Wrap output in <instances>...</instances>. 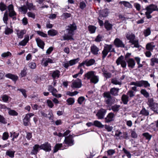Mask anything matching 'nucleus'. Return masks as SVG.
Wrapping results in <instances>:
<instances>
[{
    "mask_svg": "<svg viewBox=\"0 0 158 158\" xmlns=\"http://www.w3.org/2000/svg\"><path fill=\"white\" fill-rule=\"evenodd\" d=\"M11 55V53L9 52H4L1 55V56L3 57H6L8 56H10Z\"/></svg>",
    "mask_w": 158,
    "mask_h": 158,
    "instance_id": "obj_60",
    "label": "nucleus"
},
{
    "mask_svg": "<svg viewBox=\"0 0 158 158\" xmlns=\"http://www.w3.org/2000/svg\"><path fill=\"white\" fill-rule=\"evenodd\" d=\"M95 62V60L93 59H91L90 60L86 59L81 63L79 65L78 67L79 68L82 66H84L86 65L87 66H89L93 65Z\"/></svg>",
    "mask_w": 158,
    "mask_h": 158,
    "instance_id": "obj_8",
    "label": "nucleus"
},
{
    "mask_svg": "<svg viewBox=\"0 0 158 158\" xmlns=\"http://www.w3.org/2000/svg\"><path fill=\"white\" fill-rule=\"evenodd\" d=\"M6 8V6L4 4L1 3H0V10L2 11L5 10Z\"/></svg>",
    "mask_w": 158,
    "mask_h": 158,
    "instance_id": "obj_62",
    "label": "nucleus"
},
{
    "mask_svg": "<svg viewBox=\"0 0 158 158\" xmlns=\"http://www.w3.org/2000/svg\"><path fill=\"white\" fill-rule=\"evenodd\" d=\"M158 105L156 103L154 104L152 106H151V109L152 110L154 111V112H156L157 110V106Z\"/></svg>",
    "mask_w": 158,
    "mask_h": 158,
    "instance_id": "obj_57",
    "label": "nucleus"
},
{
    "mask_svg": "<svg viewBox=\"0 0 158 158\" xmlns=\"http://www.w3.org/2000/svg\"><path fill=\"white\" fill-rule=\"evenodd\" d=\"M93 71H90L85 74L84 76L87 79H89L91 82L94 84L97 83L99 81V77L95 75Z\"/></svg>",
    "mask_w": 158,
    "mask_h": 158,
    "instance_id": "obj_3",
    "label": "nucleus"
},
{
    "mask_svg": "<svg viewBox=\"0 0 158 158\" xmlns=\"http://www.w3.org/2000/svg\"><path fill=\"white\" fill-rule=\"evenodd\" d=\"M112 25L110 24L108 21H106L105 23V27L107 30H110L112 28Z\"/></svg>",
    "mask_w": 158,
    "mask_h": 158,
    "instance_id": "obj_38",
    "label": "nucleus"
},
{
    "mask_svg": "<svg viewBox=\"0 0 158 158\" xmlns=\"http://www.w3.org/2000/svg\"><path fill=\"white\" fill-rule=\"evenodd\" d=\"M156 103L154 102V100L153 98H149L148 100V104L149 107L152 106Z\"/></svg>",
    "mask_w": 158,
    "mask_h": 158,
    "instance_id": "obj_47",
    "label": "nucleus"
},
{
    "mask_svg": "<svg viewBox=\"0 0 158 158\" xmlns=\"http://www.w3.org/2000/svg\"><path fill=\"white\" fill-rule=\"evenodd\" d=\"M115 115L114 113H109L105 118V122L106 123H109L114 120Z\"/></svg>",
    "mask_w": 158,
    "mask_h": 158,
    "instance_id": "obj_17",
    "label": "nucleus"
},
{
    "mask_svg": "<svg viewBox=\"0 0 158 158\" xmlns=\"http://www.w3.org/2000/svg\"><path fill=\"white\" fill-rule=\"evenodd\" d=\"M120 138L121 139L122 138L125 139H128L129 135L127 132H124L123 133V135L120 137Z\"/></svg>",
    "mask_w": 158,
    "mask_h": 158,
    "instance_id": "obj_59",
    "label": "nucleus"
},
{
    "mask_svg": "<svg viewBox=\"0 0 158 158\" xmlns=\"http://www.w3.org/2000/svg\"><path fill=\"white\" fill-rule=\"evenodd\" d=\"M27 16L29 17L35 19V15L34 13L31 12H29L27 14Z\"/></svg>",
    "mask_w": 158,
    "mask_h": 158,
    "instance_id": "obj_64",
    "label": "nucleus"
},
{
    "mask_svg": "<svg viewBox=\"0 0 158 158\" xmlns=\"http://www.w3.org/2000/svg\"><path fill=\"white\" fill-rule=\"evenodd\" d=\"M123 150L128 158H131V154L129 151L127 150L125 148H123Z\"/></svg>",
    "mask_w": 158,
    "mask_h": 158,
    "instance_id": "obj_56",
    "label": "nucleus"
},
{
    "mask_svg": "<svg viewBox=\"0 0 158 158\" xmlns=\"http://www.w3.org/2000/svg\"><path fill=\"white\" fill-rule=\"evenodd\" d=\"M15 151H13L11 150H8L6 152V155L9 156L11 158H13L14 156Z\"/></svg>",
    "mask_w": 158,
    "mask_h": 158,
    "instance_id": "obj_45",
    "label": "nucleus"
},
{
    "mask_svg": "<svg viewBox=\"0 0 158 158\" xmlns=\"http://www.w3.org/2000/svg\"><path fill=\"white\" fill-rule=\"evenodd\" d=\"M18 90L20 91L21 92L24 96L25 98H26L27 97V95L26 94V91L25 89H18Z\"/></svg>",
    "mask_w": 158,
    "mask_h": 158,
    "instance_id": "obj_51",
    "label": "nucleus"
},
{
    "mask_svg": "<svg viewBox=\"0 0 158 158\" xmlns=\"http://www.w3.org/2000/svg\"><path fill=\"white\" fill-rule=\"evenodd\" d=\"M26 6L27 7V9H28L29 10H33L35 9L34 6L32 3L27 2L26 3Z\"/></svg>",
    "mask_w": 158,
    "mask_h": 158,
    "instance_id": "obj_43",
    "label": "nucleus"
},
{
    "mask_svg": "<svg viewBox=\"0 0 158 158\" xmlns=\"http://www.w3.org/2000/svg\"><path fill=\"white\" fill-rule=\"evenodd\" d=\"M36 32L38 35L43 37H47V34L44 33L42 31H37Z\"/></svg>",
    "mask_w": 158,
    "mask_h": 158,
    "instance_id": "obj_53",
    "label": "nucleus"
},
{
    "mask_svg": "<svg viewBox=\"0 0 158 158\" xmlns=\"http://www.w3.org/2000/svg\"><path fill=\"white\" fill-rule=\"evenodd\" d=\"M121 106L119 105L115 104L112 105L110 110H111L114 112L117 113L119 111Z\"/></svg>",
    "mask_w": 158,
    "mask_h": 158,
    "instance_id": "obj_23",
    "label": "nucleus"
},
{
    "mask_svg": "<svg viewBox=\"0 0 158 158\" xmlns=\"http://www.w3.org/2000/svg\"><path fill=\"white\" fill-rule=\"evenodd\" d=\"M94 125L96 127L99 128H103L104 125H102V123L98 120H95L94 122Z\"/></svg>",
    "mask_w": 158,
    "mask_h": 158,
    "instance_id": "obj_39",
    "label": "nucleus"
},
{
    "mask_svg": "<svg viewBox=\"0 0 158 158\" xmlns=\"http://www.w3.org/2000/svg\"><path fill=\"white\" fill-rule=\"evenodd\" d=\"M145 10H147L145 12V14L146 17L148 19H150L152 18V16L151 15V14L154 11H158V7L157 5L151 4L147 6L145 8Z\"/></svg>",
    "mask_w": 158,
    "mask_h": 158,
    "instance_id": "obj_4",
    "label": "nucleus"
},
{
    "mask_svg": "<svg viewBox=\"0 0 158 158\" xmlns=\"http://www.w3.org/2000/svg\"><path fill=\"white\" fill-rule=\"evenodd\" d=\"M82 85V81L80 79L77 78L72 81L71 87L73 88H80Z\"/></svg>",
    "mask_w": 158,
    "mask_h": 158,
    "instance_id": "obj_12",
    "label": "nucleus"
},
{
    "mask_svg": "<svg viewBox=\"0 0 158 158\" xmlns=\"http://www.w3.org/2000/svg\"><path fill=\"white\" fill-rule=\"evenodd\" d=\"M9 10V15L12 18L13 20H15L16 19V13L14 10L13 6L12 4L10 5L8 7Z\"/></svg>",
    "mask_w": 158,
    "mask_h": 158,
    "instance_id": "obj_9",
    "label": "nucleus"
},
{
    "mask_svg": "<svg viewBox=\"0 0 158 158\" xmlns=\"http://www.w3.org/2000/svg\"><path fill=\"white\" fill-rule=\"evenodd\" d=\"M89 30L91 33H94L95 31L96 28L93 26H89L88 27Z\"/></svg>",
    "mask_w": 158,
    "mask_h": 158,
    "instance_id": "obj_46",
    "label": "nucleus"
},
{
    "mask_svg": "<svg viewBox=\"0 0 158 158\" xmlns=\"http://www.w3.org/2000/svg\"><path fill=\"white\" fill-rule=\"evenodd\" d=\"M29 40V36L26 35L24 39L19 43V45L23 46H25Z\"/></svg>",
    "mask_w": 158,
    "mask_h": 158,
    "instance_id": "obj_27",
    "label": "nucleus"
},
{
    "mask_svg": "<svg viewBox=\"0 0 158 158\" xmlns=\"http://www.w3.org/2000/svg\"><path fill=\"white\" fill-rule=\"evenodd\" d=\"M42 63L43 64V65L44 66V67H46L48 65V60L47 59H45L44 58H43V59L42 60Z\"/></svg>",
    "mask_w": 158,
    "mask_h": 158,
    "instance_id": "obj_61",
    "label": "nucleus"
},
{
    "mask_svg": "<svg viewBox=\"0 0 158 158\" xmlns=\"http://www.w3.org/2000/svg\"><path fill=\"white\" fill-rule=\"evenodd\" d=\"M119 3L123 5L125 7H127L131 8L132 7V5L128 2L125 1H120Z\"/></svg>",
    "mask_w": 158,
    "mask_h": 158,
    "instance_id": "obj_33",
    "label": "nucleus"
},
{
    "mask_svg": "<svg viewBox=\"0 0 158 158\" xmlns=\"http://www.w3.org/2000/svg\"><path fill=\"white\" fill-rule=\"evenodd\" d=\"M151 33V31L150 29L149 28L144 31V34L145 36H147L150 35Z\"/></svg>",
    "mask_w": 158,
    "mask_h": 158,
    "instance_id": "obj_54",
    "label": "nucleus"
},
{
    "mask_svg": "<svg viewBox=\"0 0 158 158\" xmlns=\"http://www.w3.org/2000/svg\"><path fill=\"white\" fill-rule=\"evenodd\" d=\"M102 72L104 76L106 78H110L111 77V74L110 73L106 71H102Z\"/></svg>",
    "mask_w": 158,
    "mask_h": 158,
    "instance_id": "obj_44",
    "label": "nucleus"
},
{
    "mask_svg": "<svg viewBox=\"0 0 158 158\" xmlns=\"http://www.w3.org/2000/svg\"><path fill=\"white\" fill-rule=\"evenodd\" d=\"M76 29V26L74 23L70 24L66 28V33L62 36V37L63 38V40L61 39V40H73V36L74 34V31Z\"/></svg>",
    "mask_w": 158,
    "mask_h": 158,
    "instance_id": "obj_1",
    "label": "nucleus"
},
{
    "mask_svg": "<svg viewBox=\"0 0 158 158\" xmlns=\"http://www.w3.org/2000/svg\"><path fill=\"white\" fill-rule=\"evenodd\" d=\"M19 11L21 12L23 14H25L27 12V9L26 5H24L21 7L19 8Z\"/></svg>",
    "mask_w": 158,
    "mask_h": 158,
    "instance_id": "obj_35",
    "label": "nucleus"
},
{
    "mask_svg": "<svg viewBox=\"0 0 158 158\" xmlns=\"http://www.w3.org/2000/svg\"><path fill=\"white\" fill-rule=\"evenodd\" d=\"M106 111V109L101 108L98 110L96 115L98 119H102L104 118Z\"/></svg>",
    "mask_w": 158,
    "mask_h": 158,
    "instance_id": "obj_14",
    "label": "nucleus"
},
{
    "mask_svg": "<svg viewBox=\"0 0 158 158\" xmlns=\"http://www.w3.org/2000/svg\"><path fill=\"white\" fill-rule=\"evenodd\" d=\"M29 67L31 69H34L36 67V64L33 62H31L29 64H28Z\"/></svg>",
    "mask_w": 158,
    "mask_h": 158,
    "instance_id": "obj_58",
    "label": "nucleus"
},
{
    "mask_svg": "<svg viewBox=\"0 0 158 158\" xmlns=\"http://www.w3.org/2000/svg\"><path fill=\"white\" fill-rule=\"evenodd\" d=\"M119 89L118 88H113L110 89V94L114 96H116L118 95Z\"/></svg>",
    "mask_w": 158,
    "mask_h": 158,
    "instance_id": "obj_28",
    "label": "nucleus"
},
{
    "mask_svg": "<svg viewBox=\"0 0 158 158\" xmlns=\"http://www.w3.org/2000/svg\"><path fill=\"white\" fill-rule=\"evenodd\" d=\"M48 35L53 36L56 35L58 33V32L55 30L51 29L48 31Z\"/></svg>",
    "mask_w": 158,
    "mask_h": 158,
    "instance_id": "obj_36",
    "label": "nucleus"
},
{
    "mask_svg": "<svg viewBox=\"0 0 158 158\" xmlns=\"http://www.w3.org/2000/svg\"><path fill=\"white\" fill-rule=\"evenodd\" d=\"M103 97L105 98V102L107 105L108 107H110L115 102V98L112 97L109 92H105L103 94Z\"/></svg>",
    "mask_w": 158,
    "mask_h": 158,
    "instance_id": "obj_2",
    "label": "nucleus"
},
{
    "mask_svg": "<svg viewBox=\"0 0 158 158\" xmlns=\"http://www.w3.org/2000/svg\"><path fill=\"white\" fill-rule=\"evenodd\" d=\"M141 94L143 95L144 97L147 98L149 97V94L144 89H142L140 90Z\"/></svg>",
    "mask_w": 158,
    "mask_h": 158,
    "instance_id": "obj_42",
    "label": "nucleus"
},
{
    "mask_svg": "<svg viewBox=\"0 0 158 158\" xmlns=\"http://www.w3.org/2000/svg\"><path fill=\"white\" fill-rule=\"evenodd\" d=\"M115 50L113 48V46L111 44H105L104 46V48L102 52V58L103 60L106 57L109 52H114Z\"/></svg>",
    "mask_w": 158,
    "mask_h": 158,
    "instance_id": "obj_6",
    "label": "nucleus"
},
{
    "mask_svg": "<svg viewBox=\"0 0 158 158\" xmlns=\"http://www.w3.org/2000/svg\"><path fill=\"white\" fill-rule=\"evenodd\" d=\"M130 85H134L139 87L143 86L145 88L149 87L150 85V83H148V81L144 80L132 82L130 83Z\"/></svg>",
    "mask_w": 158,
    "mask_h": 158,
    "instance_id": "obj_7",
    "label": "nucleus"
},
{
    "mask_svg": "<svg viewBox=\"0 0 158 158\" xmlns=\"http://www.w3.org/2000/svg\"><path fill=\"white\" fill-rule=\"evenodd\" d=\"M109 12L107 9H105L100 10L99 12V17L101 19H104L107 17Z\"/></svg>",
    "mask_w": 158,
    "mask_h": 158,
    "instance_id": "obj_18",
    "label": "nucleus"
},
{
    "mask_svg": "<svg viewBox=\"0 0 158 158\" xmlns=\"http://www.w3.org/2000/svg\"><path fill=\"white\" fill-rule=\"evenodd\" d=\"M9 137V135L8 133L5 132L3 133L2 139L3 140H7Z\"/></svg>",
    "mask_w": 158,
    "mask_h": 158,
    "instance_id": "obj_63",
    "label": "nucleus"
},
{
    "mask_svg": "<svg viewBox=\"0 0 158 158\" xmlns=\"http://www.w3.org/2000/svg\"><path fill=\"white\" fill-rule=\"evenodd\" d=\"M33 148L31 153L33 155H36L39 149H40V146L38 144H35L33 147Z\"/></svg>",
    "mask_w": 158,
    "mask_h": 158,
    "instance_id": "obj_24",
    "label": "nucleus"
},
{
    "mask_svg": "<svg viewBox=\"0 0 158 158\" xmlns=\"http://www.w3.org/2000/svg\"><path fill=\"white\" fill-rule=\"evenodd\" d=\"M48 90L50 92H51L52 95L56 97V98H60L61 97V95L60 94H57L56 93L57 91V90L54 88V87L52 85H49L48 87Z\"/></svg>",
    "mask_w": 158,
    "mask_h": 158,
    "instance_id": "obj_15",
    "label": "nucleus"
},
{
    "mask_svg": "<svg viewBox=\"0 0 158 158\" xmlns=\"http://www.w3.org/2000/svg\"><path fill=\"white\" fill-rule=\"evenodd\" d=\"M51 74V76L53 79L58 78L60 75V72L59 70H56L52 71Z\"/></svg>",
    "mask_w": 158,
    "mask_h": 158,
    "instance_id": "obj_25",
    "label": "nucleus"
},
{
    "mask_svg": "<svg viewBox=\"0 0 158 158\" xmlns=\"http://www.w3.org/2000/svg\"><path fill=\"white\" fill-rule=\"evenodd\" d=\"M155 45H154L152 43H148L147 44L146 46V48L147 50L150 51H152Z\"/></svg>",
    "mask_w": 158,
    "mask_h": 158,
    "instance_id": "obj_37",
    "label": "nucleus"
},
{
    "mask_svg": "<svg viewBox=\"0 0 158 158\" xmlns=\"http://www.w3.org/2000/svg\"><path fill=\"white\" fill-rule=\"evenodd\" d=\"M17 35L19 38L22 39L23 37V35L26 33L25 30H23L21 31L17 30L16 31Z\"/></svg>",
    "mask_w": 158,
    "mask_h": 158,
    "instance_id": "obj_30",
    "label": "nucleus"
},
{
    "mask_svg": "<svg viewBox=\"0 0 158 158\" xmlns=\"http://www.w3.org/2000/svg\"><path fill=\"white\" fill-rule=\"evenodd\" d=\"M128 97L127 95L124 94L122 95L121 100L124 104L126 105L127 104L128 102Z\"/></svg>",
    "mask_w": 158,
    "mask_h": 158,
    "instance_id": "obj_34",
    "label": "nucleus"
},
{
    "mask_svg": "<svg viewBox=\"0 0 158 158\" xmlns=\"http://www.w3.org/2000/svg\"><path fill=\"white\" fill-rule=\"evenodd\" d=\"M64 142L68 146H72L74 144V141L71 135L65 137Z\"/></svg>",
    "mask_w": 158,
    "mask_h": 158,
    "instance_id": "obj_11",
    "label": "nucleus"
},
{
    "mask_svg": "<svg viewBox=\"0 0 158 158\" xmlns=\"http://www.w3.org/2000/svg\"><path fill=\"white\" fill-rule=\"evenodd\" d=\"M35 40L38 46L43 49L45 45L44 42L39 38H36Z\"/></svg>",
    "mask_w": 158,
    "mask_h": 158,
    "instance_id": "obj_22",
    "label": "nucleus"
},
{
    "mask_svg": "<svg viewBox=\"0 0 158 158\" xmlns=\"http://www.w3.org/2000/svg\"><path fill=\"white\" fill-rule=\"evenodd\" d=\"M8 20V14L7 12L6 11L4 13V16L3 18V20L4 23L6 24H7V21Z\"/></svg>",
    "mask_w": 158,
    "mask_h": 158,
    "instance_id": "obj_40",
    "label": "nucleus"
},
{
    "mask_svg": "<svg viewBox=\"0 0 158 158\" xmlns=\"http://www.w3.org/2000/svg\"><path fill=\"white\" fill-rule=\"evenodd\" d=\"M5 77L8 78L12 80L13 81L15 82L18 79V77L15 75L8 73L6 75Z\"/></svg>",
    "mask_w": 158,
    "mask_h": 158,
    "instance_id": "obj_26",
    "label": "nucleus"
},
{
    "mask_svg": "<svg viewBox=\"0 0 158 158\" xmlns=\"http://www.w3.org/2000/svg\"><path fill=\"white\" fill-rule=\"evenodd\" d=\"M40 149H43L47 152L51 150V146L48 142H46L40 146Z\"/></svg>",
    "mask_w": 158,
    "mask_h": 158,
    "instance_id": "obj_20",
    "label": "nucleus"
},
{
    "mask_svg": "<svg viewBox=\"0 0 158 158\" xmlns=\"http://www.w3.org/2000/svg\"><path fill=\"white\" fill-rule=\"evenodd\" d=\"M111 83L117 85H120L121 84V81L119 80H118L116 78H113L111 80Z\"/></svg>",
    "mask_w": 158,
    "mask_h": 158,
    "instance_id": "obj_41",
    "label": "nucleus"
},
{
    "mask_svg": "<svg viewBox=\"0 0 158 158\" xmlns=\"http://www.w3.org/2000/svg\"><path fill=\"white\" fill-rule=\"evenodd\" d=\"M13 30L8 27H6L5 28V32L6 34L8 35L10 34H11Z\"/></svg>",
    "mask_w": 158,
    "mask_h": 158,
    "instance_id": "obj_50",
    "label": "nucleus"
},
{
    "mask_svg": "<svg viewBox=\"0 0 158 158\" xmlns=\"http://www.w3.org/2000/svg\"><path fill=\"white\" fill-rule=\"evenodd\" d=\"M149 114V112L148 110H147L144 107H143L140 110L139 114H141L145 116H148Z\"/></svg>",
    "mask_w": 158,
    "mask_h": 158,
    "instance_id": "obj_32",
    "label": "nucleus"
},
{
    "mask_svg": "<svg viewBox=\"0 0 158 158\" xmlns=\"http://www.w3.org/2000/svg\"><path fill=\"white\" fill-rule=\"evenodd\" d=\"M90 50L92 53L94 55H98L100 54L99 48L94 44L90 47Z\"/></svg>",
    "mask_w": 158,
    "mask_h": 158,
    "instance_id": "obj_19",
    "label": "nucleus"
},
{
    "mask_svg": "<svg viewBox=\"0 0 158 158\" xmlns=\"http://www.w3.org/2000/svg\"><path fill=\"white\" fill-rule=\"evenodd\" d=\"M116 63L117 65L120 64L123 68H125L126 66V63L124 60V57L122 56H121L118 58L116 61Z\"/></svg>",
    "mask_w": 158,
    "mask_h": 158,
    "instance_id": "obj_16",
    "label": "nucleus"
},
{
    "mask_svg": "<svg viewBox=\"0 0 158 158\" xmlns=\"http://www.w3.org/2000/svg\"><path fill=\"white\" fill-rule=\"evenodd\" d=\"M34 115L32 113H29L26 114L23 119V124L25 126H28L30 123V118Z\"/></svg>",
    "mask_w": 158,
    "mask_h": 158,
    "instance_id": "obj_13",
    "label": "nucleus"
},
{
    "mask_svg": "<svg viewBox=\"0 0 158 158\" xmlns=\"http://www.w3.org/2000/svg\"><path fill=\"white\" fill-rule=\"evenodd\" d=\"M8 113L9 115L12 116H17L18 115V113L15 110H11L9 109Z\"/></svg>",
    "mask_w": 158,
    "mask_h": 158,
    "instance_id": "obj_49",
    "label": "nucleus"
},
{
    "mask_svg": "<svg viewBox=\"0 0 158 158\" xmlns=\"http://www.w3.org/2000/svg\"><path fill=\"white\" fill-rule=\"evenodd\" d=\"M79 60V58L71 60L63 64V66L66 69H68L69 66H71L76 64Z\"/></svg>",
    "mask_w": 158,
    "mask_h": 158,
    "instance_id": "obj_10",
    "label": "nucleus"
},
{
    "mask_svg": "<svg viewBox=\"0 0 158 158\" xmlns=\"http://www.w3.org/2000/svg\"><path fill=\"white\" fill-rule=\"evenodd\" d=\"M143 135L145 137L146 139H148V140H150L152 137V135H150L148 133L146 132L143 133Z\"/></svg>",
    "mask_w": 158,
    "mask_h": 158,
    "instance_id": "obj_55",
    "label": "nucleus"
},
{
    "mask_svg": "<svg viewBox=\"0 0 158 158\" xmlns=\"http://www.w3.org/2000/svg\"><path fill=\"white\" fill-rule=\"evenodd\" d=\"M75 102V100L74 98H70L67 100V102L69 105H71L73 104Z\"/></svg>",
    "mask_w": 158,
    "mask_h": 158,
    "instance_id": "obj_48",
    "label": "nucleus"
},
{
    "mask_svg": "<svg viewBox=\"0 0 158 158\" xmlns=\"http://www.w3.org/2000/svg\"><path fill=\"white\" fill-rule=\"evenodd\" d=\"M85 98L83 96H81L79 97L77 100V102L78 103L81 105V104L83 102L85 101Z\"/></svg>",
    "mask_w": 158,
    "mask_h": 158,
    "instance_id": "obj_52",
    "label": "nucleus"
},
{
    "mask_svg": "<svg viewBox=\"0 0 158 158\" xmlns=\"http://www.w3.org/2000/svg\"><path fill=\"white\" fill-rule=\"evenodd\" d=\"M127 62L128 64V66L129 67L133 69L135 65V62L134 60L132 58L129 59L127 61Z\"/></svg>",
    "mask_w": 158,
    "mask_h": 158,
    "instance_id": "obj_29",
    "label": "nucleus"
},
{
    "mask_svg": "<svg viewBox=\"0 0 158 158\" xmlns=\"http://www.w3.org/2000/svg\"><path fill=\"white\" fill-rule=\"evenodd\" d=\"M65 148L62 146V143H57L56 144L54 147V152H56L59 150H63Z\"/></svg>",
    "mask_w": 158,
    "mask_h": 158,
    "instance_id": "obj_31",
    "label": "nucleus"
},
{
    "mask_svg": "<svg viewBox=\"0 0 158 158\" xmlns=\"http://www.w3.org/2000/svg\"><path fill=\"white\" fill-rule=\"evenodd\" d=\"M126 36L127 39L129 40V42L134 45L132 48H138L139 47L138 40L135 39V36L134 34L129 32L126 34Z\"/></svg>",
    "mask_w": 158,
    "mask_h": 158,
    "instance_id": "obj_5",
    "label": "nucleus"
},
{
    "mask_svg": "<svg viewBox=\"0 0 158 158\" xmlns=\"http://www.w3.org/2000/svg\"><path fill=\"white\" fill-rule=\"evenodd\" d=\"M114 44L117 47H125V45L123 44L122 41L118 38L115 39L114 40Z\"/></svg>",
    "mask_w": 158,
    "mask_h": 158,
    "instance_id": "obj_21",
    "label": "nucleus"
}]
</instances>
